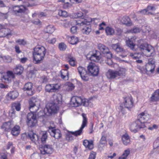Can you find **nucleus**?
I'll list each match as a JSON object with an SVG mask.
<instances>
[{"instance_id": "obj_4", "label": "nucleus", "mask_w": 159, "mask_h": 159, "mask_svg": "<svg viewBox=\"0 0 159 159\" xmlns=\"http://www.w3.org/2000/svg\"><path fill=\"white\" fill-rule=\"evenodd\" d=\"M91 102L87 99L82 98L78 96L73 97L70 101V104L75 107H78L80 105H83L87 107L91 105Z\"/></svg>"}, {"instance_id": "obj_33", "label": "nucleus", "mask_w": 159, "mask_h": 159, "mask_svg": "<svg viewBox=\"0 0 159 159\" xmlns=\"http://www.w3.org/2000/svg\"><path fill=\"white\" fill-rule=\"evenodd\" d=\"M24 68L21 65H17L14 69V71L15 74L21 75L23 72Z\"/></svg>"}, {"instance_id": "obj_24", "label": "nucleus", "mask_w": 159, "mask_h": 159, "mask_svg": "<svg viewBox=\"0 0 159 159\" xmlns=\"http://www.w3.org/2000/svg\"><path fill=\"white\" fill-rule=\"evenodd\" d=\"M11 35L10 30L8 28H2L0 31V37H4Z\"/></svg>"}, {"instance_id": "obj_63", "label": "nucleus", "mask_w": 159, "mask_h": 159, "mask_svg": "<svg viewBox=\"0 0 159 159\" xmlns=\"http://www.w3.org/2000/svg\"><path fill=\"white\" fill-rule=\"evenodd\" d=\"M105 62L108 65H111L112 64V61L111 59H107L106 60Z\"/></svg>"}, {"instance_id": "obj_29", "label": "nucleus", "mask_w": 159, "mask_h": 159, "mask_svg": "<svg viewBox=\"0 0 159 159\" xmlns=\"http://www.w3.org/2000/svg\"><path fill=\"white\" fill-rule=\"evenodd\" d=\"M93 142L92 140L89 141L87 140H85L83 142V144L86 148L92 149L93 148Z\"/></svg>"}, {"instance_id": "obj_6", "label": "nucleus", "mask_w": 159, "mask_h": 159, "mask_svg": "<svg viewBox=\"0 0 159 159\" xmlns=\"http://www.w3.org/2000/svg\"><path fill=\"white\" fill-rule=\"evenodd\" d=\"M59 109V106L53 102L48 103L45 108L44 111L46 113H48L49 114L53 113H55Z\"/></svg>"}, {"instance_id": "obj_57", "label": "nucleus", "mask_w": 159, "mask_h": 159, "mask_svg": "<svg viewBox=\"0 0 159 159\" xmlns=\"http://www.w3.org/2000/svg\"><path fill=\"white\" fill-rule=\"evenodd\" d=\"M16 42L20 45H25L26 43V41L23 39H19Z\"/></svg>"}, {"instance_id": "obj_23", "label": "nucleus", "mask_w": 159, "mask_h": 159, "mask_svg": "<svg viewBox=\"0 0 159 159\" xmlns=\"http://www.w3.org/2000/svg\"><path fill=\"white\" fill-rule=\"evenodd\" d=\"M15 77V75L12 71H8L7 73V75L3 76V78L6 82H9Z\"/></svg>"}, {"instance_id": "obj_41", "label": "nucleus", "mask_w": 159, "mask_h": 159, "mask_svg": "<svg viewBox=\"0 0 159 159\" xmlns=\"http://www.w3.org/2000/svg\"><path fill=\"white\" fill-rule=\"evenodd\" d=\"M130 18L127 16H123L121 20V22L124 24L128 25L130 23Z\"/></svg>"}, {"instance_id": "obj_59", "label": "nucleus", "mask_w": 159, "mask_h": 159, "mask_svg": "<svg viewBox=\"0 0 159 159\" xmlns=\"http://www.w3.org/2000/svg\"><path fill=\"white\" fill-rule=\"evenodd\" d=\"M96 153L92 152H91L89 157V159H95L96 157Z\"/></svg>"}, {"instance_id": "obj_64", "label": "nucleus", "mask_w": 159, "mask_h": 159, "mask_svg": "<svg viewBox=\"0 0 159 159\" xmlns=\"http://www.w3.org/2000/svg\"><path fill=\"white\" fill-rule=\"evenodd\" d=\"M56 39L55 38H53L49 40L48 42L49 43L52 44H54L56 42Z\"/></svg>"}, {"instance_id": "obj_49", "label": "nucleus", "mask_w": 159, "mask_h": 159, "mask_svg": "<svg viewBox=\"0 0 159 159\" xmlns=\"http://www.w3.org/2000/svg\"><path fill=\"white\" fill-rule=\"evenodd\" d=\"M71 132H69L66 134V139L68 141H71L73 139L74 137Z\"/></svg>"}, {"instance_id": "obj_62", "label": "nucleus", "mask_w": 159, "mask_h": 159, "mask_svg": "<svg viewBox=\"0 0 159 159\" xmlns=\"http://www.w3.org/2000/svg\"><path fill=\"white\" fill-rule=\"evenodd\" d=\"M106 26V24L104 22H102L99 25V29L100 30H102L104 29V27Z\"/></svg>"}, {"instance_id": "obj_39", "label": "nucleus", "mask_w": 159, "mask_h": 159, "mask_svg": "<svg viewBox=\"0 0 159 159\" xmlns=\"http://www.w3.org/2000/svg\"><path fill=\"white\" fill-rule=\"evenodd\" d=\"M61 78L64 79H68V72L66 70H63L61 71Z\"/></svg>"}, {"instance_id": "obj_43", "label": "nucleus", "mask_w": 159, "mask_h": 159, "mask_svg": "<svg viewBox=\"0 0 159 159\" xmlns=\"http://www.w3.org/2000/svg\"><path fill=\"white\" fill-rule=\"evenodd\" d=\"M54 31V28L52 25L48 26L46 28V32L47 33L52 34Z\"/></svg>"}, {"instance_id": "obj_40", "label": "nucleus", "mask_w": 159, "mask_h": 159, "mask_svg": "<svg viewBox=\"0 0 159 159\" xmlns=\"http://www.w3.org/2000/svg\"><path fill=\"white\" fill-rule=\"evenodd\" d=\"M42 136L41 138L42 142L43 143H45L48 138L47 133V131H43L41 134Z\"/></svg>"}, {"instance_id": "obj_60", "label": "nucleus", "mask_w": 159, "mask_h": 159, "mask_svg": "<svg viewBox=\"0 0 159 159\" xmlns=\"http://www.w3.org/2000/svg\"><path fill=\"white\" fill-rule=\"evenodd\" d=\"M77 31V27L76 26H72L70 29L71 32L73 34L76 33Z\"/></svg>"}, {"instance_id": "obj_19", "label": "nucleus", "mask_w": 159, "mask_h": 159, "mask_svg": "<svg viewBox=\"0 0 159 159\" xmlns=\"http://www.w3.org/2000/svg\"><path fill=\"white\" fill-rule=\"evenodd\" d=\"M111 47L112 49L116 52L124 53L125 50L118 43L115 44H113L111 45Z\"/></svg>"}, {"instance_id": "obj_30", "label": "nucleus", "mask_w": 159, "mask_h": 159, "mask_svg": "<svg viewBox=\"0 0 159 159\" xmlns=\"http://www.w3.org/2000/svg\"><path fill=\"white\" fill-rule=\"evenodd\" d=\"M151 99L152 101H157L159 100V89L156 90L152 94Z\"/></svg>"}, {"instance_id": "obj_56", "label": "nucleus", "mask_w": 159, "mask_h": 159, "mask_svg": "<svg viewBox=\"0 0 159 159\" xmlns=\"http://www.w3.org/2000/svg\"><path fill=\"white\" fill-rule=\"evenodd\" d=\"M34 6V4H30L29 2H25L24 3V4L21 6H22L24 7L25 8V11H26V8L29 7H33Z\"/></svg>"}, {"instance_id": "obj_46", "label": "nucleus", "mask_w": 159, "mask_h": 159, "mask_svg": "<svg viewBox=\"0 0 159 159\" xmlns=\"http://www.w3.org/2000/svg\"><path fill=\"white\" fill-rule=\"evenodd\" d=\"M125 108L123 104H121L120 105L119 109L120 112L123 114H125L126 113Z\"/></svg>"}, {"instance_id": "obj_14", "label": "nucleus", "mask_w": 159, "mask_h": 159, "mask_svg": "<svg viewBox=\"0 0 159 159\" xmlns=\"http://www.w3.org/2000/svg\"><path fill=\"white\" fill-rule=\"evenodd\" d=\"M149 115L147 113L142 112L138 116V120L139 121V122L141 125L144 124L149 119Z\"/></svg>"}, {"instance_id": "obj_36", "label": "nucleus", "mask_w": 159, "mask_h": 159, "mask_svg": "<svg viewBox=\"0 0 159 159\" xmlns=\"http://www.w3.org/2000/svg\"><path fill=\"white\" fill-rule=\"evenodd\" d=\"M138 54L135 53L134 54L130 53V56L133 59L136 60V62L137 63H141L143 62L142 60L139 59V57H138Z\"/></svg>"}, {"instance_id": "obj_31", "label": "nucleus", "mask_w": 159, "mask_h": 159, "mask_svg": "<svg viewBox=\"0 0 159 159\" xmlns=\"http://www.w3.org/2000/svg\"><path fill=\"white\" fill-rule=\"evenodd\" d=\"M20 133V127L18 125L15 126L12 129L11 133L13 136H17Z\"/></svg>"}, {"instance_id": "obj_32", "label": "nucleus", "mask_w": 159, "mask_h": 159, "mask_svg": "<svg viewBox=\"0 0 159 159\" xmlns=\"http://www.w3.org/2000/svg\"><path fill=\"white\" fill-rule=\"evenodd\" d=\"M155 66V65L147 64L146 66V70L147 73L148 74L149 72L153 73L154 71Z\"/></svg>"}, {"instance_id": "obj_10", "label": "nucleus", "mask_w": 159, "mask_h": 159, "mask_svg": "<svg viewBox=\"0 0 159 159\" xmlns=\"http://www.w3.org/2000/svg\"><path fill=\"white\" fill-rule=\"evenodd\" d=\"M145 127L144 124H142L141 125L139 122V121L137 120L132 123L130 126V129L131 131L136 133L138 131L139 129Z\"/></svg>"}, {"instance_id": "obj_20", "label": "nucleus", "mask_w": 159, "mask_h": 159, "mask_svg": "<svg viewBox=\"0 0 159 159\" xmlns=\"http://www.w3.org/2000/svg\"><path fill=\"white\" fill-rule=\"evenodd\" d=\"M28 135L29 137L32 142L36 143V142L38 140V136L33 131L30 132L28 133Z\"/></svg>"}, {"instance_id": "obj_45", "label": "nucleus", "mask_w": 159, "mask_h": 159, "mask_svg": "<svg viewBox=\"0 0 159 159\" xmlns=\"http://www.w3.org/2000/svg\"><path fill=\"white\" fill-rule=\"evenodd\" d=\"M106 143L107 140L106 137L105 136H102L100 140L99 146H101V145H103V146H104Z\"/></svg>"}, {"instance_id": "obj_61", "label": "nucleus", "mask_w": 159, "mask_h": 159, "mask_svg": "<svg viewBox=\"0 0 159 159\" xmlns=\"http://www.w3.org/2000/svg\"><path fill=\"white\" fill-rule=\"evenodd\" d=\"M105 54H106V57L107 59H111L112 57V54L110 52L109 50V52H106Z\"/></svg>"}, {"instance_id": "obj_2", "label": "nucleus", "mask_w": 159, "mask_h": 159, "mask_svg": "<svg viewBox=\"0 0 159 159\" xmlns=\"http://www.w3.org/2000/svg\"><path fill=\"white\" fill-rule=\"evenodd\" d=\"M46 49L43 46H38L34 49L33 53L34 62L35 64L41 63L46 54Z\"/></svg>"}, {"instance_id": "obj_38", "label": "nucleus", "mask_w": 159, "mask_h": 159, "mask_svg": "<svg viewBox=\"0 0 159 159\" xmlns=\"http://www.w3.org/2000/svg\"><path fill=\"white\" fill-rule=\"evenodd\" d=\"M12 107L15 108L16 111H19L21 109V105L19 102H16L12 103L11 104Z\"/></svg>"}, {"instance_id": "obj_52", "label": "nucleus", "mask_w": 159, "mask_h": 159, "mask_svg": "<svg viewBox=\"0 0 159 159\" xmlns=\"http://www.w3.org/2000/svg\"><path fill=\"white\" fill-rule=\"evenodd\" d=\"M58 48L60 51H64L66 48V45L64 43H61L59 44Z\"/></svg>"}, {"instance_id": "obj_22", "label": "nucleus", "mask_w": 159, "mask_h": 159, "mask_svg": "<svg viewBox=\"0 0 159 159\" xmlns=\"http://www.w3.org/2000/svg\"><path fill=\"white\" fill-rule=\"evenodd\" d=\"M100 53L98 51H95V53L93 54L90 57V59L95 62L98 61L100 59Z\"/></svg>"}, {"instance_id": "obj_9", "label": "nucleus", "mask_w": 159, "mask_h": 159, "mask_svg": "<svg viewBox=\"0 0 159 159\" xmlns=\"http://www.w3.org/2000/svg\"><path fill=\"white\" fill-rule=\"evenodd\" d=\"M89 73L93 76L98 75L99 72V67L95 63H90L87 67Z\"/></svg>"}, {"instance_id": "obj_47", "label": "nucleus", "mask_w": 159, "mask_h": 159, "mask_svg": "<svg viewBox=\"0 0 159 159\" xmlns=\"http://www.w3.org/2000/svg\"><path fill=\"white\" fill-rule=\"evenodd\" d=\"M74 16L75 18H81L83 19L84 17V14L83 12L80 11L74 14Z\"/></svg>"}, {"instance_id": "obj_12", "label": "nucleus", "mask_w": 159, "mask_h": 159, "mask_svg": "<svg viewBox=\"0 0 159 159\" xmlns=\"http://www.w3.org/2000/svg\"><path fill=\"white\" fill-rule=\"evenodd\" d=\"M40 151L42 154L45 155L51 154L53 152V149L52 146L45 144L41 148Z\"/></svg>"}, {"instance_id": "obj_35", "label": "nucleus", "mask_w": 159, "mask_h": 159, "mask_svg": "<svg viewBox=\"0 0 159 159\" xmlns=\"http://www.w3.org/2000/svg\"><path fill=\"white\" fill-rule=\"evenodd\" d=\"M130 152V151L129 149L125 150L122 156L120 157L118 159H126Z\"/></svg>"}, {"instance_id": "obj_44", "label": "nucleus", "mask_w": 159, "mask_h": 159, "mask_svg": "<svg viewBox=\"0 0 159 159\" xmlns=\"http://www.w3.org/2000/svg\"><path fill=\"white\" fill-rule=\"evenodd\" d=\"M69 59V62L70 65L72 66H74L75 65V58L71 56H68Z\"/></svg>"}, {"instance_id": "obj_21", "label": "nucleus", "mask_w": 159, "mask_h": 159, "mask_svg": "<svg viewBox=\"0 0 159 159\" xmlns=\"http://www.w3.org/2000/svg\"><path fill=\"white\" fill-rule=\"evenodd\" d=\"M13 11L15 14H16L25 12V8L21 6H16L13 7Z\"/></svg>"}, {"instance_id": "obj_51", "label": "nucleus", "mask_w": 159, "mask_h": 159, "mask_svg": "<svg viewBox=\"0 0 159 159\" xmlns=\"http://www.w3.org/2000/svg\"><path fill=\"white\" fill-rule=\"evenodd\" d=\"M2 58L6 62L8 63L11 62L12 60L11 57L9 56L2 57Z\"/></svg>"}, {"instance_id": "obj_25", "label": "nucleus", "mask_w": 159, "mask_h": 159, "mask_svg": "<svg viewBox=\"0 0 159 159\" xmlns=\"http://www.w3.org/2000/svg\"><path fill=\"white\" fill-rule=\"evenodd\" d=\"M98 48L103 54H105L106 52H109V49L108 47L104 45L99 43L98 44Z\"/></svg>"}, {"instance_id": "obj_34", "label": "nucleus", "mask_w": 159, "mask_h": 159, "mask_svg": "<svg viewBox=\"0 0 159 159\" xmlns=\"http://www.w3.org/2000/svg\"><path fill=\"white\" fill-rule=\"evenodd\" d=\"M18 93L16 91H13L9 93L8 95L11 99H14L18 96Z\"/></svg>"}, {"instance_id": "obj_26", "label": "nucleus", "mask_w": 159, "mask_h": 159, "mask_svg": "<svg viewBox=\"0 0 159 159\" xmlns=\"http://www.w3.org/2000/svg\"><path fill=\"white\" fill-rule=\"evenodd\" d=\"M121 139L122 143L125 145H127L130 142V137L127 134H123L122 136Z\"/></svg>"}, {"instance_id": "obj_16", "label": "nucleus", "mask_w": 159, "mask_h": 159, "mask_svg": "<svg viewBox=\"0 0 159 159\" xmlns=\"http://www.w3.org/2000/svg\"><path fill=\"white\" fill-rule=\"evenodd\" d=\"M125 107L129 110L133 106L132 98L131 97H127L124 99L123 104Z\"/></svg>"}, {"instance_id": "obj_27", "label": "nucleus", "mask_w": 159, "mask_h": 159, "mask_svg": "<svg viewBox=\"0 0 159 159\" xmlns=\"http://www.w3.org/2000/svg\"><path fill=\"white\" fill-rule=\"evenodd\" d=\"M13 125L11 121L4 123L2 126L1 128L4 129L5 131H9L10 130L11 128Z\"/></svg>"}, {"instance_id": "obj_48", "label": "nucleus", "mask_w": 159, "mask_h": 159, "mask_svg": "<svg viewBox=\"0 0 159 159\" xmlns=\"http://www.w3.org/2000/svg\"><path fill=\"white\" fill-rule=\"evenodd\" d=\"M58 14L59 16L64 17H66L68 16L67 13L66 11L61 10L59 11Z\"/></svg>"}, {"instance_id": "obj_55", "label": "nucleus", "mask_w": 159, "mask_h": 159, "mask_svg": "<svg viewBox=\"0 0 159 159\" xmlns=\"http://www.w3.org/2000/svg\"><path fill=\"white\" fill-rule=\"evenodd\" d=\"M16 111L15 109L12 107L11 109L9 111V115L12 117H14L15 116Z\"/></svg>"}, {"instance_id": "obj_3", "label": "nucleus", "mask_w": 159, "mask_h": 159, "mask_svg": "<svg viewBox=\"0 0 159 159\" xmlns=\"http://www.w3.org/2000/svg\"><path fill=\"white\" fill-rule=\"evenodd\" d=\"M91 21V19L88 18L82 21H76V25L82 27V32L83 34H88L92 30L90 25Z\"/></svg>"}, {"instance_id": "obj_17", "label": "nucleus", "mask_w": 159, "mask_h": 159, "mask_svg": "<svg viewBox=\"0 0 159 159\" xmlns=\"http://www.w3.org/2000/svg\"><path fill=\"white\" fill-rule=\"evenodd\" d=\"M32 84L31 82H28L25 84L23 89L24 91H27L28 95L31 96L34 94L32 90Z\"/></svg>"}, {"instance_id": "obj_11", "label": "nucleus", "mask_w": 159, "mask_h": 159, "mask_svg": "<svg viewBox=\"0 0 159 159\" xmlns=\"http://www.w3.org/2000/svg\"><path fill=\"white\" fill-rule=\"evenodd\" d=\"M48 132L52 136L54 137L56 139H58L61 136L60 130L58 129H55L54 127H49Z\"/></svg>"}, {"instance_id": "obj_53", "label": "nucleus", "mask_w": 159, "mask_h": 159, "mask_svg": "<svg viewBox=\"0 0 159 159\" xmlns=\"http://www.w3.org/2000/svg\"><path fill=\"white\" fill-rule=\"evenodd\" d=\"M125 69L123 68H120L118 71H117L118 76L122 75L125 74Z\"/></svg>"}, {"instance_id": "obj_1", "label": "nucleus", "mask_w": 159, "mask_h": 159, "mask_svg": "<svg viewBox=\"0 0 159 159\" xmlns=\"http://www.w3.org/2000/svg\"><path fill=\"white\" fill-rule=\"evenodd\" d=\"M29 109L30 113H28L27 115L26 123L29 127L31 128L35 127L37 125V120L35 113L39 109L40 105L39 99L34 97H32L29 102Z\"/></svg>"}, {"instance_id": "obj_8", "label": "nucleus", "mask_w": 159, "mask_h": 159, "mask_svg": "<svg viewBox=\"0 0 159 159\" xmlns=\"http://www.w3.org/2000/svg\"><path fill=\"white\" fill-rule=\"evenodd\" d=\"M78 70L82 79L83 80L87 81L89 80V77L90 76V74L85 68L81 66H79L78 68Z\"/></svg>"}, {"instance_id": "obj_13", "label": "nucleus", "mask_w": 159, "mask_h": 159, "mask_svg": "<svg viewBox=\"0 0 159 159\" xmlns=\"http://www.w3.org/2000/svg\"><path fill=\"white\" fill-rule=\"evenodd\" d=\"M60 88V85L57 84H48L46 85L45 89L48 92H54L58 90Z\"/></svg>"}, {"instance_id": "obj_5", "label": "nucleus", "mask_w": 159, "mask_h": 159, "mask_svg": "<svg viewBox=\"0 0 159 159\" xmlns=\"http://www.w3.org/2000/svg\"><path fill=\"white\" fill-rule=\"evenodd\" d=\"M139 48L142 53L147 57L153 56L155 54L154 48L147 43H142L140 44Z\"/></svg>"}, {"instance_id": "obj_37", "label": "nucleus", "mask_w": 159, "mask_h": 159, "mask_svg": "<svg viewBox=\"0 0 159 159\" xmlns=\"http://www.w3.org/2000/svg\"><path fill=\"white\" fill-rule=\"evenodd\" d=\"M54 98L55 99L52 102L58 105V104L61 102V95H54Z\"/></svg>"}, {"instance_id": "obj_18", "label": "nucleus", "mask_w": 159, "mask_h": 159, "mask_svg": "<svg viewBox=\"0 0 159 159\" xmlns=\"http://www.w3.org/2000/svg\"><path fill=\"white\" fill-rule=\"evenodd\" d=\"M107 78L108 79H114L118 76L117 70H109L106 74Z\"/></svg>"}, {"instance_id": "obj_15", "label": "nucleus", "mask_w": 159, "mask_h": 159, "mask_svg": "<svg viewBox=\"0 0 159 159\" xmlns=\"http://www.w3.org/2000/svg\"><path fill=\"white\" fill-rule=\"evenodd\" d=\"M136 38L134 37H132L130 38H128V40L126 41V45L131 50H134L135 46V40Z\"/></svg>"}, {"instance_id": "obj_54", "label": "nucleus", "mask_w": 159, "mask_h": 159, "mask_svg": "<svg viewBox=\"0 0 159 159\" xmlns=\"http://www.w3.org/2000/svg\"><path fill=\"white\" fill-rule=\"evenodd\" d=\"M141 30V29L140 28L135 27L131 30V32L132 33H137L139 32Z\"/></svg>"}, {"instance_id": "obj_42", "label": "nucleus", "mask_w": 159, "mask_h": 159, "mask_svg": "<svg viewBox=\"0 0 159 159\" xmlns=\"http://www.w3.org/2000/svg\"><path fill=\"white\" fill-rule=\"evenodd\" d=\"M105 31L108 35H112L114 33V30L112 28L107 27L106 28Z\"/></svg>"}, {"instance_id": "obj_7", "label": "nucleus", "mask_w": 159, "mask_h": 159, "mask_svg": "<svg viewBox=\"0 0 159 159\" xmlns=\"http://www.w3.org/2000/svg\"><path fill=\"white\" fill-rule=\"evenodd\" d=\"M82 116L83 118V120L82 125L80 129L75 132H71V133L75 136H77L80 135L83 133V130L84 127L86 126L87 123V119L86 116V115L84 113H82Z\"/></svg>"}, {"instance_id": "obj_58", "label": "nucleus", "mask_w": 159, "mask_h": 159, "mask_svg": "<svg viewBox=\"0 0 159 159\" xmlns=\"http://www.w3.org/2000/svg\"><path fill=\"white\" fill-rule=\"evenodd\" d=\"M31 22L37 25H40L41 24V22L39 19L34 20Z\"/></svg>"}, {"instance_id": "obj_50", "label": "nucleus", "mask_w": 159, "mask_h": 159, "mask_svg": "<svg viewBox=\"0 0 159 159\" xmlns=\"http://www.w3.org/2000/svg\"><path fill=\"white\" fill-rule=\"evenodd\" d=\"M75 88L74 84L71 83H69L67 85L66 90L68 91L72 90Z\"/></svg>"}, {"instance_id": "obj_28", "label": "nucleus", "mask_w": 159, "mask_h": 159, "mask_svg": "<svg viewBox=\"0 0 159 159\" xmlns=\"http://www.w3.org/2000/svg\"><path fill=\"white\" fill-rule=\"evenodd\" d=\"M67 39L68 42L72 44H75L78 42V38L76 37L67 36Z\"/></svg>"}]
</instances>
